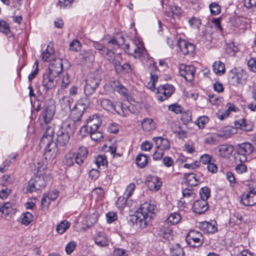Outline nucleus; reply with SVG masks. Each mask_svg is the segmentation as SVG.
Returning a JSON list of instances; mask_svg holds the SVG:
<instances>
[{"instance_id":"f257e3e1","label":"nucleus","mask_w":256,"mask_h":256,"mask_svg":"<svg viewBox=\"0 0 256 256\" xmlns=\"http://www.w3.org/2000/svg\"><path fill=\"white\" fill-rule=\"evenodd\" d=\"M156 206L149 202L142 204L134 214L130 216L128 222L137 228H146L154 214Z\"/></svg>"},{"instance_id":"f03ea898","label":"nucleus","mask_w":256,"mask_h":256,"mask_svg":"<svg viewBox=\"0 0 256 256\" xmlns=\"http://www.w3.org/2000/svg\"><path fill=\"white\" fill-rule=\"evenodd\" d=\"M63 70L62 60L55 59L50 64L46 72L43 74L42 86L48 91L54 88L57 84V78Z\"/></svg>"},{"instance_id":"7ed1b4c3","label":"nucleus","mask_w":256,"mask_h":256,"mask_svg":"<svg viewBox=\"0 0 256 256\" xmlns=\"http://www.w3.org/2000/svg\"><path fill=\"white\" fill-rule=\"evenodd\" d=\"M50 179V173L45 165L38 167L35 177L28 182L26 192H32L44 188L46 182Z\"/></svg>"},{"instance_id":"20e7f679","label":"nucleus","mask_w":256,"mask_h":256,"mask_svg":"<svg viewBox=\"0 0 256 256\" xmlns=\"http://www.w3.org/2000/svg\"><path fill=\"white\" fill-rule=\"evenodd\" d=\"M73 122L71 120H65L60 126L56 132L57 142L61 146H66L69 142L70 136L76 130Z\"/></svg>"},{"instance_id":"39448f33","label":"nucleus","mask_w":256,"mask_h":256,"mask_svg":"<svg viewBox=\"0 0 256 256\" xmlns=\"http://www.w3.org/2000/svg\"><path fill=\"white\" fill-rule=\"evenodd\" d=\"M54 130L53 127L48 126L46 128L44 134L41 138V142L46 144V152L44 153L46 160H52L55 156V150L50 148V146L53 143V137L54 136Z\"/></svg>"},{"instance_id":"423d86ee","label":"nucleus","mask_w":256,"mask_h":256,"mask_svg":"<svg viewBox=\"0 0 256 256\" xmlns=\"http://www.w3.org/2000/svg\"><path fill=\"white\" fill-rule=\"evenodd\" d=\"M101 81V76L98 72L90 73L86 80L84 93L86 96L94 94Z\"/></svg>"},{"instance_id":"0eeeda50","label":"nucleus","mask_w":256,"mask_h":256,"mask_svg":"<svg viewBox=\"0 0 256 256\" xmlns=\"http://www.w3.org/2000/svg\"><path fill=\"white\" fill-rule=\"evenodd\" d=\"M248 192L241 196V202L245 206H252L256 204V181L251 180L247 184Z\"/></svg>"},{"instance_id":"6e6552de","label":"nucleus","mask_w":256,"mask_h":256,"mask_svg":"<svg viewBox=\"0 0 256 256\" xmlns=\"http://www.w3.org/2000/svg\"><path fill=\"white\" fill-rule=\"evenodd\" d=\"M254 150L253 146L248 142L238 144L236 148V153L234 158L236 162H246L247 156L250 155Z\"/></svg>"},{"instance_id":"1a4fd4ad","label":"nucleus","mask_w":256,"mask_h":256,"mask_svg":"<svg viewBox=\"0 0 256 256\" xmlns=\"http://www.w3.org/2000/svg\"><path fill=\"white\" fill-rule=\"evenodd\" d=\"M229 80L232 84H243L246 82V73L240 68H234L228 74Z\"/></svg>"},{"instance_id":"9d476101","label":"nucleus","mask_w":256,"mask_h":256,"mask_svg":"<svg viewBox=\"0 0 256 256\" xmlns=\"http://www.w3.org/2000/svg\"><path fill=\"white\" fill-rule=\"evenodd\" d=\"M174 92V88L170 84H165L158 86L156 92L158 100L162 102L168 98Z\"/></svg>"},{"instance_id":"9b49d317","label":"nucleus","mask_w":256,"mask_h":256,"mask_svg":"<svg viewBox=\"0 0 256 256\" xmlns=\"http://www.w3.org/2000/svg\"><path fill=\"white\" fill-rule=\"evenodd\" d=\"M101 124L100 118L98 116L94 115L86 120V124L81 128V130L86 132H92L98 130Z\"/></svg>"},{"instance_id":"f8f14e48","label":"nucleus","mask_w":256,"mask_h":256,"mask_svg":"<svg viewBox=\"0 0 256 256\" xmlns=\"http://www.w3.org/2000/svg\"><path fill=\"white\" fill-rule=\"evenodd\" d=\"M181 7L175 4H170L166 9L164 14L166 18L168 21H172L176 18H180L182 14Z\"/></svg>"},{"instance_id":"ddd939ff","label":"nucleus","mask_w":256,"mask_h":256,"mask_svg":"<svg viewBox=\"0 0 256 256\" xmlns=\"http://www.w3.org/2000/svg\"><path fill=\"white\" fill-rule=\"evenodd\" d=\"M186 241L192 247H198L203 244V236L200 232L191 230L186 236Z\"/></svg>"},{"instance_id":"4468645a","label":"nucleus","mask_w":256,"mask_h":256,"mask_svg":"<svg viewBox=\"0 0 256 256\" xmlns=\"http://www.w3.org/2000/svg\"><path fill=\"white\" fill-rule=\"evenodd\" d=\"M180 76L184 77L188 82H192L195 74V68L193 66H186L184 64H180L178 67Z\"/></svg>"},{"instance_id":"2eb2a0df","label":"nucleus","mask_w":256,"mask_h":256,"mask_svg":"<svg viewBox=\"0 0 256 256\" xmlns=\"http://www.w3.org/2000/svg\"><path fill=\"white\" fill-rule=\"evenodd\" d=\"M177 46L184 54H192L194 51V44L186 42L185 40L180 38L177 42Z\"/></svg>"},{"instance_id":"dca6fc26","label":"nucleus","mask_w":256,"mask_h":256,"mask_svg":"<svg viewBox=\"0 0 256 256\" xmlns=\"http://www.w3.org/2000/svg\"><path fill=\"white\" fill-rule=\"evenodd\" d=\"M208 208L207 201L201 199L195 201L192 207L194 212L200 214L206 212Z\"/></svg>"},{"instance_id":"f3484780","label":"nucleus","mask_w":256,"mask_h":256,"mask_svg":"<svg viewBox=\"0 0 256 256\" xmlns=\"http://www.w3.org/2000/svg\"><path fill=\"white\" fill-rule=\"evenodd\" d=\"M55 114V107L53 105L48 106L46 107L41 114V116L44 123H50L54 118Z\"/></svg>"},{"instance_id":"a211bd4d","label":"nucleus","mask_w":256,"mask_h":256,"mask_svg":"<svg viewBox=\"0 0 256 256\" xmlns=\"http://www.w3.org/2000/svg\"><path fill=\"white\" fill-rule=\"evenodd\" d=\"M217 154L224 158L229 156L234 150V148L232 145L223 144L217 146Z\"/></svg>"},{"instance_id":"6ab92c4d","label":"nucleus","mask_w":256,"mask_h":256,"mask_svg":"<svg viewBox=\"0 0 256 256\" xmlns=\"http://www.w3.org/2000/svg\"><path fill=\"white\" fill-rule=\"evenodd\" d=\"M152 140L156 144V148L164 151L170 148V142L166 138L158 136L154 138Z\"/></svg>"},{"instance_id":"aec40b11","label":"nucleus","mask_w":256,"mask_h":256,"mask_svg":"<svg viewBox=\"0 0 256 256\" xmlns=\"http://www.w3.org/2000/svg\"><path fill=\"white\" fill-rule=\"evenodd\" d=\"M235 126L236 128H240L245 132H250L253 128L252 123L246 118L239 120L235 122Z\"/></svg>"},{"instance_id":"412c9836","label":"nucleus","mask_w":256,"mask_h":256,"mask_svg":"<svg viewBox=\"0 0 256 256\" xmlns=\"http://www.w3.org/2000/svg\"><path fill=\"white\" fill-rule=\"evenodd\" d=\"M138 43V46H134L133 48H130L129 45H127L128 52L135 58H138L141 56L145 50L142 44L139 40Z\"/></svg>"},{"instance_id":"4be33fe9","label":"nucleus","mask_w":256,"mask_h":256,"mask_svg":"<svg viewBox=\"0 0 256 256\" xmlns=\"http://www.w3.org/2000/svg\"><path fill=\"white\" fill-rule=\"evenodd\" d=\"M199 227L204 232L214 234L217 230L216 222H203L200 224Z\"/></svg>"},{"instance_id":"5701e85b","label":"nucleus","mask_w":256,"mask_h":256,"mask_svg":"<svg viewBox=\"0 0 256 256\" xmlns=\"http://www.w3.org/2000/svg\"><path fill=\"white\" fill-rule=\"evenodd\" d=\"M196 194L192 190L189 188H185L182 190V196L178 203V206H180V204L182 205L185 204L186 202H189L192 200L196 197Z\"/></svg>"},{"instance_id":"b1692460","label":"nucleus","mask_w":256,"mask_h":256,"mask_svg":"<svg viewBox=\"0 0 256 256\" xmlns=\"http://www.w3.org/2000/svg\"><path fill=\"white\" fill-rule=\"evenodd\" d=\"M147 184L150 190L158 191L161 187L162 182L158 177L153 176H152L150 180L148 182Z\"/></svg>"},{"instance_id":"393cba45","label":"nucleus","mask_w":256,"mask_h":256,"mask_svg":"<svg viewBox=\"0 0 256 256\" xmlns=\"http://www.w3.org/2000/svg\"><path fill=\"white\" fill-rule=\"evenodd\" d=\"M111 86L113 89L122 95L124 96L127 98L129 96V91L122 84L120 83L118 81H113L111 83Z\"/></svg>"},{"instance_id":"a878e982","label":"nucleus","mask_w":256,"mask_h":256,"mask_svg":"<svg viewBox=\"0 0 256 256\" xmlns=\"http://www.w3.org/2000/svg\"><path fill=\"white\" fill-rule=\"evenodd\" d=\"M88 154V150L86 148L83 146H80L76 154V164L79 166L82 165L87 156Z\"/></svg>"},{"instance_id":"bb28decb","label":"nucleus","mask_w":256,"mask_h":256,"mask_svg":"<svg viewBox=\"0 0 256 256\" xmlns=\"http://www.w3.org/2000/svg\"><path fill=\"white\" fill-rule=\"evenodd\" d=\"M14 205L10 202H6L0 207V211L2 214L6 216H10L14 214L16 212Z\"/></svg>"},{"instance_id":"cd10ccee","label":"nucleus","mask_w":256,"mask_h":256,"mask_svg":"<svg viewBox=\"0 0 256 256\" xmlns=\"http://www.w3.org/2000/svg\"><path fill=\"white\" fill-rule=\"evenodd\" d=\"M89 104V100L87 97H84L78 100L74 108L82 112V114L88 107Z\"/></svg>"},{"instance_id":"c85d7f7f","label":"nucleus","mask_w":256,"mask_h":256,"mask_svg":"<svg viewBox=\"0 0 256 256\" xmlns=\"http://www.w3.org/2000/svg\"><path fill=\"white\" fill-rule=\"evenodd\" d=\"M115 111L118 114L124 116H128L131 112L129 106L124 103L117 104H116V109Z\"/></svg>"},{"instance_id":"c756f323","label":"nucleus","mask_w":256,"mask_h":256,"mask_svg":"<svg viewBox=\"0 0 256 256\" xmlns=\"http://www.w3.org/2000/svg\"><path fill=\"white\" fill-rule=\"evenodd\" d=\"M142 129L146 132H150L156 128V124L152 118H144L142 122Z\"/></svg>"},{"instance_id":"7c9ffc66","label":"nucleus","mask_w":256,"mask_h":256,"mask_svg":"<svg viewBox=\"0 0 256 256\" xmlns=\"http://www.w3.org/2000/svg\"><path fill=\"white\" fill-rule=\"evenodd\" d=\"M95 243L100 246H106L108 245V238L103 233L99 232L94 237Z\"/></svg>"},{"instance_id":"2f4dec72","label":"nucleus","mask_w":256,"mask_h":256,"mask_svg":"<svg viewBox=\"0 0 256 256\" xmlns=\"http://www.w3.org/2000/svg\"><path fill=\"white\" fill-rule=\"evenodd\" d=\"M115 70L118 73L128 74L132 71L130 66L128 63H125L123 65H121L118 61L116 63L114 66Z\"/></svg>"},{"instance_id":"473e14b6","label":"nucleus","mask_w":256,"mask_h":256,"mask_svg":"<svg viewBox=\"0 0 256 256\" xmlns=\"http://www.w3.org/2000/svg\"><path fill=\"white\" fill-rule=\"evenodd\" d=\"M212 66L213 71L216 75L222 76L225 73V66L221 61L215 62Z\"/></svg>"},{"instance_id":"72a5a7b5","label":"nucleus","mask_w":256,"mask_h":256,"mask_svg":"<svg viewBox=\"0 0 256 256\" xmlns=\"http://www.w3.org/2000/svg\"><path fill=\"white\" fill-rule=\"evenodd\" d=\"M184 178L186 180V184L190 186H196L198 184V180L196 176L193 173L185 174Z\"/></svg>"},{"instance_id":"f704fd0d","label":"nucleus","mask_w":256,"mask_h":256,"mask_svg":"<svg viewBox=\"0 0 256 256\" xmlns=\"http://www.w3.org/2000/svg\"><path fill=\"white\" fill-rule=\"evenodd\" d=\"M83 114L80 112L72 108L70 117L66 120H71L73 122L74 126H76V122H79Z\"/></svg>"},{"instance_id":"c9c22d12","label":"nucleus","mask_w":256,"mask_h":256,"mask_svg":"<svg viewBox=\"0 0 256 256\" xmlns=\"http://www.w3.org/2000/svg\"><path fill=\"white\" fill-rule=\"evenodd\" d=\"M74 162L76 163V154L74 153L69 152L64 157L62 162L66 166H70Z\"/></svg>"},{"instance_id":"e433bc0d","label":"nucleus","mask_w":256,"mask_h":256,"mask_svg":"<svg viewBox=\"0 0 256 256\" xmlns=\"http://www.w3.org/2000/svg\"><path fill=\"white\" fill-rule=\"evenodd\" d=\"M234 130L230 127L226 126L218 132L216 134L220 138H227L234 134Z\"/></svg>"},{"instance_id":"4c0bfd02","label":"nucleus","mask_w":256,"mask_h":256,"mask_svg":"<svg viewBox=\"0 0 256 256\" xmlns=\"http://www.w3.org/2000/svg\"><path fill=\"white\" fill-rule=\"evenodd\" d=\"M54 50L48 45L46 50L42 53V59L45 62L50 61L54 58Z\"/></svg>"},{"instance_id":"58836bf2","label":"nucleus","mask_w":256,"mask_h":256,"mask_svg":"<svg viewBox=\"0 0 256 256\" xmlns=\"http://www.w3.org/2000/svg\"><path fill=\"white\" fill-rule=\"evenodd\" d=\"M104 52H102V54H106L107 59L114 66L116 63H117L118 60V56H116L114 52L108 48L104 50Z\"/></svg>"},{"instance_id":"ea45409f","label":"nucleus","mask_w":256,"mask_h":256,"mask_svg":"<svg viewBox=\"0 0 256 256\" xmlns=\"http://www.w3.org/2000/svg\"><path fill=\"white\" fill-rule=\"evenodd\" d=\"M170 250L172 256H184L183 248L178 244L172 245Z\"/></svg>"},{"instance_id":"a19ab883","label":"nucleus","mask_w":256,"mask_h":256,"mask_svg":"<svg viewBox=\"0 0 256 256\" xmlns=\"http://www.w3.org/2000/svg\"><path fill=\"white\" fill-rule=\"evenodd\" d=\"M181 216L178 212L171 214L166 218V222L171 224H178L181 220Z\"/></svg>"},{"instance_id":"79ce46f5","label":"nucleus","mask_w":256,"mask_h":256,"mask_svg":"<svg viewBox=\"0 0 256 256\" xmlns=\"http://www.w3.org/2000/svg\"><path fill=\"white\" fill-rule=\"evenodd\" d=\"M159 235L164 239L168 240L172 237V230L167 226H164L160 228Z\"/></svg>"},{"instance_id":"37998d69","label":"nucleus","mask_w":256,"mask_h":256,"mask_svg":"<svg viewBox=\"0 0 256 256\" xmlns=\"http://www.w3.org/2000/svg\"><path fill=\"white\" fill-rule=\"evenodd\" d=\"M158 76L155 74V72H150V81L147 84V88L152 91L155 90V83L158 81Z\"/></svg>"},{"instance_id":"c03bdc74","label":"nucleus","mask_w":256,"mask_h":256,"mask_svg":"<svg viewBox=\"0 0 256 256\" xmlns=\"http://www.w3.org/2000/svg\"><path fill=\"white\" fill-rule=\"evenodd\" d=\"M136 160L137 165L140 168H143L147 164L148 158L144 154H139L136 158Z\"/></svg>"},{"instance_id":"a18cd8bd","label":"nucleus","mask_w":256,"mask_h":256,"mask_svg":"<svg viewBox=\"0 0 256 256\" xmlns=\"http://www.w3.org/2000/svg\"><path fill=\"white\" fill-rule=\"evenodd\" d=\"M70 224L66 220L61 222L56 228V232L60 234H62L70 227Z\"/></svg>"},{"instance_id":"49530a36","label":"nucleus","mask_w":256,"mask_h":256,"mask_svg":"<svg viewBox=\"0 0 256 256\" xmlns=\"http://www.w3.org/2000/svg\"><path fill=\"white\" fill-rule=\"evenodd\" d=\"M242 216L238 213L235 212L233 214L230 219V226L239 224L241 222Z\"/></svg>"},{"instance_id":"de8ad7c7","label":"nucleus","mask_w":256,"mask_h":256,"mask_svg":"<svg viewBox=\"0 0 256 256\" xmlns=\"http://www.w3.org/2000/svg\"><path fill=\"white\" fill-rule=\"evenodd\" d=\"M102 106L106 110L110 111L112 110H116V105H114L113 103L108 99H104L101 102Z\"/></svg>"},{"instance_id":"09e8293b","label":"nucleus","mask_w":256,"mask_h":256,"mask_svg":"<svg viewBox=\"0 0 256 256\" xmlns=\"http://www.w3.org/2000/svg\"><path fill=\"white\" fill-rule=\"evenodd\" d=\"M200 199L207 201L210 196V190L207 186L202 188L199 192Z\"/></svg>"},{"instance_id":"8fccbe9b","label":"nucleus","mask_w":256,"mask_h":256,"mask_svg":"<svg viewBox=\"0 0 256 256\" xmlns=\"http://www.w3.org/2000/svg\"><path fill=\"white\" fill-rule=\"evenodd\" d=\"M128 198H124V195L118 198L116 202L118 208L120 210H122L124 206H128Z\"/></svg>"},{"instance_id":"3c124183","label":"nucleus","mask_w":256,"mask_h":256,"mask_svg":"<svg viewBox=\"0 0 256 256\" xmlns=\"http://www.w3.org/2000/svg\"><path fill=\"white\" fill-rule=\"evenodd\" d=\"M74 0H58V6L60 8L66 9L70 8Z\"/></svg>"},{"instance_id":"603ef678","label":"nucleus","mask_w":256,"mask_h":256,"mask_svg":"<svg viewBox=\"0 0 256 256\" xmlns=\"http://www.w3.org/2000/svg\"><path fill=\"white\" fill-rule=\"evenodd\" d=\"M168 109L169 110L173 112L176 114H181L183 110V108L181 106L178 104L177 103L170 105Z\"/></svg>"},{"instance_id":"864d4df0","label":"nucleus","mask_w":256,"mask_h":256,"mask_svg":"<svg viewBox=\"0 0 256 256\" xmlns=\"http://www.w3.org/2000/svg\"><path fill=\"white\" fill-rule=\"evenodd\" d=\"M210 12L212 14L216 16L220 12V6L216 2H212L210 5Z\"/></svg>"},{"instance_id":"5fc2aeb1","label":"nucleus","mask_w":256,"mask_h":256,"mask_svg":"<svg viewBox=\"0 0 256 256\" xmlns=\"http://www.w3.org/2000/svg\"><path fill=\"white\" fill-rule=\"evenodd\" d=\"M188 22L190 26L195 29H198L201 25L200 20L194 17L191 18Z\"/></svg>"},{"instance_id":"6e6d98bb","label":"nucleus","mask_w":256,"mask_h":256,"mask_svg":"<svg viewBox=\"0 0 256 256\" xmlns=\"http://www.w3.org/2000/svg\"><path fill=\"white\" fill-rule=\"evenodd\" d=\"M135 190V184L134 183L130 184L126 188L124 196V198H129L132 195Z\"/></svg>"},{"instance_id":"4d7b16f0","label":"nucleus","mask_w":256,"mask_h":256,"mask_svg":"<svg viewBox=\"0 0 256 256\" xmlns=\"http://www.w3.org/2000/svg\"><path fill=\"white\" fill-rule=\"evenodd\" d=\"M96 164L99 168L100 166H104L107 164L106 156H98L96 158Z\"/></svg>"},{"instance_id":"13d9d810","label":"nucleus","mask_w":256,"mask_h":256,"mask_svg":"<svg viewBox=\"0 0 256 256\" xmlns=\"http://www.w3.org/2000/svg\"><path fill=\"white\" fill-rule=\"evenodd\" d=\"M245 162H238L236 163L238 164L236 167V170L238 174H242L246 172L247 170L246 166L244 164Z\"/></svg>"},{"instance_id":"bf43d9fd","label":"nucleus","mask_w":256,"mask_h":256,"mask_svg":"<svg viewBox=\"0 0 256 256\" xmlns=\"http://www.w3.org/2000/svg\"><path fill=\"white\" fill-rule=\"evenodd\" d=\"M32 214L30 212H26L24 215L22 219V223L25 225H28L32 221Z\"/></svg>"},{"instance_id":"052dcab7","label":"nucleus","mask_w":256,"mask_h":256,"mask_svg":"<svg viewBox=\"0 0 256 256\" xmlns=\"http://www.w3.org/2000/svg\"><path fill=\"white\" fill-rule=\"evenodd\" d=\"M81 44L79 41L74 40L70 44V49L72 50L78 52L80 50Z\"/></svg>"},{"instance_id":"680f3d73","label":"nucleus","mask_w":256,"mask_h":256,"mask_svg":"<svg viewBox=\"0 0 256 256\" xmlns=\"http://www.w3.org/2000/svg\"><path fill=\"white\" fill-rule=\"evenodd\" d=\"M88 133L90 134L91 138L94 141L100 140L102 138V133L98 130Z\"/></svg>"},{"instance_id":"e2e57ef3","label":"nucleus","mask_w":256,"mask_h":256,"mask_svg":"<svg viewBox=\"0 0 256 256\" xmlns=\"http://www.w3.org/2000/svg\"><path fill=\"white\" fill-rule=\"evenodd\" d=\"M208 121V117L206 116H203L200 117L197 120V124L198 127L200 128H204V125L206 123H207Z\"/></svg>"},{"instance_id":"0e129e2a","label":"nucleus","mask_w":256,"mask_h":256,"mask_svg":"<svg viewBox=\"0 0 256 256\" xmlns=\"http://www.w3.org/2000/svg\"><path fill=\"white\" fill-rule=\"evenodd\" d=\"M248 65L251 71L256 72V57L250 58L248 62Z\"/></svg>"},{"instance_id":"69168bd1","label":"nucleus","mask_w":256,"mask_h":256,"mask_svg":"<svg viewBox=\"0 0 256 256\" xmlns=\"http://www.w3.org/2000/svg\"><path fill=\"white\" fill-rule=\"evenodd\" d=\"M226 50L230 54H234L235 52L238 51V48L234 45L233 42L227 44Z\"/></svg>"},{"instance_id":"338daca9","label":"nucleus","mask_w":256,"mask_h":256,"mask_svg":"<svg viewBox=\"0 0 256 256\" xmlns=\"http://www.w3.org/2000/svg\"><path fill=\"white\" fill-rule=\"evenodd\" d=\"M212 156L208 154H204L200 156V162L205 164H208L212 162Z\"/></svg>"},{"instance_id":"774afa93","label":"nucleus","mask_w":256,"mask_h":256,"mask_svg":"<svg viewBox=\"0 0 256 256\" xmlns=\"http://www.w3.org/2000/svg\"><path fill=\"white\" fill-rule=\"evenodd\" d=\"M106 216L107 222L108 223H112L117 219L116 214L113 212H108L106 214Z\"/></svg>"}]
</instances>
